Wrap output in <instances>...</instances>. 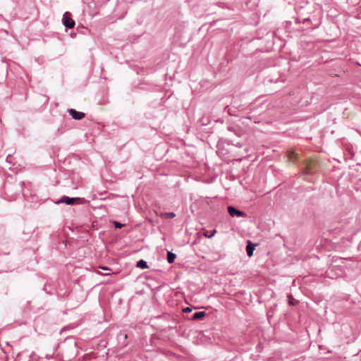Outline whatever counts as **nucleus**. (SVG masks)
<instances>
[{"label":"nucleus","mask_w":361,"mask_h":361,"mask_svg":"<svg viewBox=\"0 0 361 361\" xmlns=\"http://www.w3.org/2000/svg\"><path fill=\"white\" fill-rule=\"evenodd\" d=\"M310 21V19L309 18H305L303 20H302V23H306L307 22Z\"/></svg>","instance_id":"16"},{"label":"nucleus","mask_w":361,"mask_h":361,"mask_svg":"<svg viewBox=\"0 0 361 361\" xmlns=\"http://www.w3.org/2000/svg\"><path fill=\"white\" fill-rule=\"evenodd\" d=\"M69 12H66L63 14L62 18L63 25L69 29L73 28L75 26V21L71 18Z\"/></svg>","instance_id":"2"},{"label":"nucleus","mask_w":361,"mask_h":361,"mask_svg":"<svg viewBox=\"0 0 361 361\" xmlns=\"http://www.w3.org/2000/svg\"><path fill=\"white\" fill-rule=\"evenodd\" d=\"M176 257V255L171 251L167 252V261L169 264H172L174 262L175 259Z\"/></svg>","instance_id":"8"},{"label":"nucleus","mask_w":361,"mask_h":361,"mask_svg":"<svg viewBox=\"0 0 361 361\" xmlns=\"http://www.w3.org/2000/svg\"><path fill=\"white\" fill-rule=\"evenodd\" d=\"M192 311V308L189 307H186L183 309L184 312H190Z\"/></svg>","instance_id":"15"},{"label":"nucleus","mask_w":361,"mask_h":361,"mask_svg":"<svg viewBox=\"0 0 361 361\" xmlns=\"http://www.w3.org/2000/svg\"><path fill=\"white\" fill-rule=\"evenodd\" d=\"M228 130L231 131V132H233L235 133V135H238V136H240V130H236V128L235 127H228Z\"/></svg>","instance_id":"11"},{"label":"nucleus","mask_w":361,"mask_h":361,"mask_svg":"<svg viewBox=\"0 0 361 361\" xmlns=\"http://www.w3.org/2000/svg\"><path fill=\"white\" fill-rule=\"evenodd\" d=\"M206 315L205 312L200 311V312H196L193 314L192 319L193 320H198L202 319Z\"/></svg>","instance_id":"7"},{"label":"nucleus","mask_w":361,"mask_h":361,"mask_svg":"<svg viewBox=\"0 0 361 361\" xmlns=\"http://www.w3.org/2000/svg\"><path fill=\"white\" fill-rule=\"evenodd\" d=\"M228 212L231 216H238V217H243L245 216V214L244 212L240 211L233 206H228Z\"/></svg>","instance_id":"3"},{"label":"nucleus","mask_w":361,"mask_h":361,"mask_svg":"<svg viewBox=\"0 0 361 361\" xmlns=\"http://www.w3.org/2000/svg\"><path fill=\"white\" fill-rule=\"evenodd\" d=\"M216 230H213V231L212 233H210V235H207V234H204V235L209 238L213 237L214 235V234L216 233Z\"/></svg>","instance_id":"14"},{"label":"nucleus","mask_w":361,"mask_h":361,"mask_svg":"<svg viewBox=\"0 0 361 361\" xmlns=\"http://www.w3.org/2000/svg\"><path fill=\"white\" fill-rule=\"evenodd\" d=\"M113 224H114V227H115L116 228H123V227L125 226V224H121V223H120V222H118V221H114L113 222Z\"/></svg>","instance_id":"12"},{"label":"nucleus","mask_w":361,"mask_h":361,"mask_svg":"<svg viewBox=\"0 0 361 361\" xmlns=\"http://www.w3.org/2000/svg\"><path fill=\"white\" fill-rule=\"evenodd\" d=\"M257 245L252 243L250 240L247 241V245H246V252L247 255L249 257H252L253 255V252L255 250V246Z\"/></svg>","instance_id":"5"},{"label":"nucleus","mask_w":361,"mask_h":361,"mask_svg":"<svg viewBox=\"0 0 361 361\" xmlns=\"http://www.w3.org/2000/svg\"><path fill=\"white\" fill-rule=\"evenodd\" d=\"M85 200L80 197H70L66 195L62 196L58 201L56 202V204H66L68 205L81 204H83Z\"/></svg>","instance_id":"1"},{"label":"nucleus","mask_w":361,"mask_h":361,"mask_svg":"<svg viewBox=\"0 0 361 361\" xmlns=\"http://www.w3.org/2000/svg\"><path fill=\"white\" fill-rule=\"evenodd\" d=\"M68 112L69 113V114L72 116V118L73 119L78 120V121L82 119L85 116V113L81 112V111H78L74 109H69L68 110Z\"/></svg>","instance_id":"4"},{"label":"nucleus","mask_w":361,"mask_h":361,"mask_svg":"<svg viewBox=\"0 0 361 361\" xmlns=\"http://www.w3.org/2000/svg\"><path fill=\"white\" fill-rule=\"evenodd\" d=\"M231 142L233 145L238 147H243V144L240 143V142H235L234 140H231Z\"/></svg>","instance_id":"13"},{"label":"nucleus","mask_w":361,"mask_h":361,"mask_svg":"<svg viewBox=\"0 0 361 361\" xmlns=\"http://www.w3.org/2000/svg\"><path fill=\"white\" fill-rule=\"evenodd\" d=\"M159 216L162 219H172L176 216V214L174 212H161Z\"/></svg>","instance_id":"10"},{"label":"nucleus","mask_w":361,"mask_h":361,"mask_svg":"<svg viewBox=\"0 0 361 361\" xmlns=\"http://www.w3.org/2000/svg\"><path fill=\"white\" fill-rule=\"evenodd\" d=\"M224 111L226 112H227L231 116H238V111L236 110V108L234 106H230L227 105L225 106Z\"/></svg>","instance_id":"6"},{"label":"nucleus","mask_w":361,"mask_h":361,"mask_svg":"<svg viewBox=\"0 0 361 361\" xmlns=\"http://www.w3.org/2000/svg\"><path fill=\"white\" fill-rule=\"evenodd\" d=\"M46 357L49 359L51 357V356L47 355Z\"/></svg>","instance_id":"17"},{"label":"nucleus","mask_w":361,"mask_h":361,"mask_svg":"<svg viewBox=\"0 0 361 361\" xmlns=\"http://www.w3.org/2000/svg\"><path fill=\"white\" fill-rule=\"evenodd\" d=\"M136 267L145 269L148 268V265L145 260L140 259L139 261L137 262Z\"/></svg>","instance_id":"9"}]
</instances>
